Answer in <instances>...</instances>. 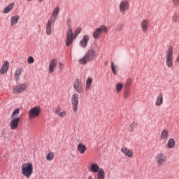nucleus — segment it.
Here are the masks:
<instances>
[{"instance_id": "obj_4", "label": "nucleus", "mask_w": 179, "mask_h": 179, "mask_svg": "<svg viewBox=\"0 0 179 179\" xmlns=\"http://www.w3.org/2000/svg\"><path fill=\"white\" fill-rule=\"evenodd\" d=\"M103 33H108V27L106 25H101V27L96 28L93 32V37L95 40H99V38L101 37Z\"/></svg>"}, {"instance_id": "obj_30", "label": "nucleus", "mask_w": 179, "mask_h": 179, "mask_svg": "<svg viewBox=\"0 0 179 179\" xmlns=\"http://www.w3.org/2000/svg\"><path fill=\"white\" fill-rule=\"evenodd\" d=\"M138 127V122H133L129 128V132H134V131H135V129H136V128Z\"/></svg>"}, {"instance_id": "obj_32", "label": "nucleus", "mask_w": 179, "mask_h": 179, "mask_svg": "<svg viewBox=\"0 0 179 179\" xmlns=\"http://www.w3.org/2000/svg\"><path fill=\"white\" fill-rule=\"evenodd\" d=\"M20 112V109L16 108L10 115V118H15V117H17L19 115V113Z\"/></svg>"}, {"instance_id": "obj_13", "label": "nucleus", "mask_w": 179, "mask_h": 179, "mask_svg": "<svg viewBox=\"0 0 179 179\" xmlns=\"http://www.w3.org/2000/svg\"><path fill=\"white\" fill-rule=\"evenodd\" d=\"M20 121V117L11 118V120L9 123V126L10 129L13 130L17 129V127H19Z\"/></svg>"}, {"instance_id": "obj_45", "label": "nucleus", "mask_w": 179, "mask_h": 179, "mask_svg": "<svg viewBox=\"0 0 179 179\" xmlns=\"http://www.w3.org/2000/svg\"><path fill=\"white\" fill-rule=\"evenodd\" d=\"M88 179H93V176H89Z\"/></svg>"}, {"instance_id": "obj_47", "label": "nucleus", "mask_w": 179, "mask_h": 179, "mask_svg": "<svg viewBox=\"0 0 179 179\" xmlns=\"http://www.w3.org/2000/svg\"><path fill=\"white\" fill-rule=\"evenodd\" d=\"M28 2H31L33 0H27Z\"/></svg>"}, {"instance_id": "obj_24", "label": "nucleus", "mask_w": 179, "mask_h": 179, "mask_svg": "<svg viewBox=\"0 0 179 179\" xmlns=\"http://www.w3.org/2000/svg\"><path fill=\"white\" fill-rule=\"evenodd\" d=\"M162 104H163V94L159 93L157 98L155 106H157V107H159L162 106Z\"/></svg>"}, {"instance_id": "obj_37", "label": "nucleus", "mask_w": 179, "mask_h": 179, "mask_svg": "<svg viewBox=\"0 0 179 179\" xmlns=\"http://www.w3.org/2000/svg\"><path fill=\"white\" fill-rule=\"evenodd\" d=\"M28 64H34V57H29L27 59Z\"/></svg>"}, {"instance_id": "obj_12", "label": "nucleus", "mask_w": 179, "mask_h": 179, "mask_svg": "<svg viewBox=\"0 0 179 179\" xmlns=\"http://www.w3.org/2000/svg\"><path fill=\"white\" fill-rule=\"evenodd\" d=\"M149 26H150V22L148 19L143 20L141 22V27L143 33H148L149 29Z\"/></svg>"}, {"instance_id": "obj_39", "label": "nucleus", "mask_w": 179, "mask_h": 179, "mask_svg": "<svg viewBox=\"0 0 179 179\" xmlns=\"http://www.w3.org/2000/svg\"><path fill=\"white\" fill-rule=\"evenodd\" d=\"M57 115H59V117H60V118H64V117L66 116V112L62 111V112L59 113Z\"/></svg>"}, {"instance_id": "obj_36", "label": "nucleus", "mask_w": 179, "mask_h": 179, "mask_svg": "<svg viewBox=\"0 0 179 179\" xmlns=\"http://www.w3.org/2000/svg\"><path fill=\"white\" fill-rule=\"evenodd\" d=\"M178 20H179L178 15L176 14L173 17L172 22H173V23H177V22H178Z\"/></svg>"}, {"instance_id": "obj_1", "label": "nucleus", "mask_w": 179, "mask_h": 179, "mask_svg": "<svg viewBox=\"0 0 179 179\" xmlns=\"http://www.w3.org/2000/svg\"><path fill=\"white\" fill-rule=\"evenodd\" d=\"M68 31L66 33V46L70 47V45H72L73 44V41L79 34H80V31H82V28L78 27L73 34V31H72V27L71 26V23L69 22H68Z\"/></svg>"}, {"instance_id": "obj_44", "label": "nucleus", "mask_w": 179, "mask_h": 179, "mask_svg": "<svg viewBox=\"0 0 179 179\" xmlns=\"http://www.w3.org/2000/svg\"><path fill=\"white\" fill-rule=\"evenodd\" d=\"M176 61L178 62H179V55L177 56V57H176Z\"/></svg>"}, {"instance_id": "obj_26", "label": "nucleus", "mask_w": 179, "mask_h": 179, "mask_svg": "<svg viewBox=\"0 0 179 179\" xmlns=\"http://www.w3.org/2000/svg\"><path fill=\"white\" fill-rule=\"evenodd\" d=\"M20 17L18 15H14L10 19V26H15V24H17L19 20Z\"/></svg>"}, {"instance_id": "obj_11", "label": "nucleus", "mask_w": 179, "mask_h": 179, "mask_svg": "<svg viewBox=\"0 0 179 179\" xmlns=\"http://www.w3.org/2000/svg\"><path fill=\"white\" fill-rule=\"evenodd\" d=\"M157 163H158L159 166H163L166 163V157L163 152H160L157 155L156 157Z\"/></svg>"}, {"instance_id": "obj_27", "label": "nucleus", "mask_w": 179, "mask_h": 179, "mask_svg": "<svg viewBox=\"0 0 179 179\" xmlns=\"http://www.w3.org/2000/svg\"><path fill=\"white\" fill-rule=\"evenodd\" d=\"M106 178V173L104 172V169H100L97 173V179H105Z\"/></svg>"}, {"instance_id": "obj_46", "label": "nucleus", "mask_w": 179, "mask_h": 179, "mask_svg": "<svg viewBox=\"0 0 179 179\" xmlns=\"http://www.w3.org/2000/svg\"><path fill=\"white\" fill-rule=\"evenodd\" d=\"M44 0H38V2L41 3L42 1H43Z\"/></svg>"}, {"instance_id": "obj_20", "label": "nucleus", "mask_w": 179, "mask_h": 179, "mask_svg": "<svg viewBox=\"0 0 179 179\" xmlns=\"http://www.w3.org/2000/svg\"><path fill=\"white\" fill-rule=\"evenodd\" d=\"M89 171H92V173H99V171H100V166L97 164L91 163Z\"/></svg>"}, {"instance_id": "obj_21", "label": "nucleus", "mask_w": 179, "mask_h": 179, "mask_svg": "<svg viewBox=\"0 0 179 179\" xmlns=\"http://www.w3.org/2000/svg\"><path fill=\"white\" fill-rule=\"evenodd\" d=\"M86 145L82 143H79L77 146V150H78L80 155H85V152H86Z\"/></svg>"}, {"instance_id": "obj_17", "label": "nucleus", "mask_w": 179, "mask_h": 179, "mask_svg": "<svg viewBox=\"0 0 179 179\" xmlns=\"http://www.w3.org/2000/svg\"><path fill=\"white\" fill-rule=\"evenodd\" d=\"M52 24V20H48V22H46L45 31H46L47 36H51V34H52V29L51 28Z\"/></svg>"}, {"instance_id": "obj_3", "label": "nucleus", "mask_w": 179, "mask_h": 179, "mask_svg": "<svg viewBox=\"0 0 179 179\" xmlns=\"http://www.w3.org/2000/svg\"><path fill=\"white\" fill-rule=\"evenodd\" d=\"M97 56L96 55V51L94 49H90L88 50L83 57V59H80V64L82 65H86L89 61H93Z\"/></svg>"}, {"instance_id": "obj_5", "label": "nucleus", "mask_w": 179, "mask_h": 179, "mask_svg": "<svg viewBox=\"0 0 179 179\" xmlns=\"http://www.w3.org/2000/svg\"><path fill=\"white\" fill-rule=\"evenodd\" d=\"M173 47H169L168 50H166V64L168 68H173Z\"/></svg>"}, {"instance_id": "obj_22", "label": "nucleus", "mask_w": 179, "mask_h": 179, "mask_svg": "<svg viewBox=\"0 0 179 179\" xmlns=\"http://www.w3.org/2000/svg\"><path fill=\"white\" fill-rule=\"evenodd\" d=\"M176 146V140L174 138H169L167 141V149H173Z\"/></svg>"}, {"instance_id": "obj_9", "label": "nucleus", "mask_w": 179, "mask_h": 179, "mask_svg": "<svg viewBox=\"0 0 179 179\" xmlns=\"http://www.w3.org/2000/svg\"><path fill=\"white\" fill-rule=\"evenodd\" d=\"M120 12L121 13H125L127 10L129 9V1L128 0H123L120 2L119 5Z\"/></svg>"}, {"instance_id": "obj_35", "label": "nucleus", "mask_w": 179, "mask_h": 179, "mask_svg": "<svg viewBox=\"0 0 179 179\" xmlns=\"http://www.w3.org/2000/svg\"><path fill=\"white\" fill-rule=\"evenodd\" d=\"M132 85V79L128 78L126 81L125 86L126 87H129Z\"/></svg>"}, {"instance_id": "obj_16", "label": "nucleus", "mask_w": 179, "mask_h": 179, "mask_svg": "<svg viewBox=\"0 0 179 179\" xmlns=\"http://www.w3.org/2000/svg\"><path fill=\"white\" fill-rule=\"evenodd\" d=\"M58 64V61L57 59H52L49 63V72L50 73H52L54 71H55V68H57V64Z\"/></svg>"}, {"instance_id": "obj_33", "label": "nucleus", "mask_w": 179, "mask_h": 179, "mask_svg": "<svg viewBox=\"0 0 179 179\" xmlns=\"http://www.w3.org/2000/svg\"><path fill=\"white\" fill-rule=\"evenodd\" d=\"M46 159L48 160V162H51V160H53L54 159V153L49 152L46 156Z\"/></svg>"}, {"instance_id": "obj_10", "label": "nucleus", "mask_w": 179, "mask_h": 179, "mask_svg": "<svg viewBox=\"0 0 179 179\" xmlns=\"http://www.w3.org/2000/svg\"><path fill=\"white\" fill-rule=\"evenodd\" d=\"M73 87H74L76 92H77V93L82 94L84 92L83 84H82V80H80L79 79L75 80L74 84H73Z\"/></svg>"}, {"instance_id": "obj_25", "label": "nucleus", "mask_w": 179, "mask_h": 179, "mask_svg": "<svg viewBox=\"0 0 179 179\" xmlns=\"http://www.w3.org/2000/svg\"><path fill=\"white\" fill-rule=\"evenodd\" d=\"M13 8H15V3H10L3 9V13L4 14L9 13V12H10Z\"/></svg>"}, {"instance_id": "obj_23", "label": "nucleus", "mask_w": 179, "mask_h": 179, "mask_svg": "<svg viewBox=\"0 0 179 179\" xmlns=\"http://www.w3.org/2000/svg\"><path fill=\"white\" fill-rule=\"evenodd\" d=\"M20 75H22V69L18 68L15 70L14 73V78L16 82L20 80Z\"/></svg>"}, {"instance_id": "obj_40", "label": "nucleus", "mask_w": 179, "mask_h": 179, "mask_svg": "<svg viewBox=\"0 0 179 179\" xmlns=\"http://www.w3.org/2000/svg\"><path fill=\"white\" fill-rule=\"evenodd\" d=\"M124 99H128L129 97V90H126L124 92Z\"/></svg>"}, {"instance_id": "obj_38", "label": "nucleus", "mask_w": 179, "mask_h": 179, "mask_svg": "<svg viewBox=\"0 0 179 179\" xmlns=\"http://www.w3.org/2000/svg\"><path fill=\"white\" fill-rule=\"evenodd\" d=\"M111 69H112L113 73H114V75H117V71H115V66H114L113 62H111Z\"/></svg>"}, {"instance_id": "obj_7", "label": "nucleus", "mask_w": 179, "mask_h": 179, "mask_svg": "<svg viewBox=\"0 0 179 179\" xmlns=\"http://www.w3.org/2000/svg\"><path fill=\"white\" fill-rule=\"evenodd\" d=\"M27 87L28 85L26 83L19 84L13 87V93H14V94L23 93V92H26V90H27Z\"/></svg>"}, {"instance_id": "obj_42", "label": "nucleus", "mask_w": 179, "mask_h": 179, "mask_svg": "<svg viewBox=\"0 0 179 179\" xmlns=\"http://www.w3.org/2000/svg\"><path fill=\"white\" fill-rule=\"evenodd\" d=\"M61 111V106H58L55 108V114L58 115Z\"/></svg>"}, {"instance_id": "obj_8", "label": "nucleus", "mask_w": 179, "mask_h": 179, "mask_svg": "<svg viewBox=\"0 0 179 179\" xmlns=\"http://www.w3.org/2000/svg\"><path fill=\"white\" fill-rule=\"evenodd\" d=\"M71 104L73 111L76 113L78 111V106H79V95L77 93H75L71 96Z\"/></svg>"}, {"instance_id": "obj_43", "label": "nucleus", "mask_w": 179, "mask_h": 179, "mask_svg": "<svg viewBox=\"0 0 179 179\" xmlns=\"http://www.w3.org/2000/svg\"><path fill=\"white\" fill-rule=\"evenodd\" d=\"M59 68L60 69H64V64H62V63H59Z\"/></svg>"}, {"instance_id": "obj_28", "label": "nucleus", "mask_w": 179, "mask_h": 179, "mask_svg": "<svg viewBox=\"0 0 179 179\" xmlns=\"http://www.w3.org/2000/svg\"><path fill=\"white\" fill-rule=\"evenodd\" d=\"M168 138H169V130L167 129L162 130V131L161 132V139L167 141Z\"/></svg>"}, {"instance_id": "obj_19", "label": "nucleus", "mask_w": 179, "mask_h": 179, "mask_svg": "<svg viewBox=\"0 0 179 179\" xmlns=\"http://www.w3.org/2000/svg\"><path fill=\"white\" fill-rule=\"evenodd\" d=\"M9 71V62L5 61L3 64L2 65L1 68L0 69V73L3 75Z\"/></svg>"}, {"instance_id": "obj_6", "label": "nucleus", "mask_w": 179, "mask_h": 179, "mask_svg": "<svg viewBox=\"0 0 179 179\" xmlns=\"http://www.w3.org/2000/svg\"><path fill=\"white\" fill-rule=\"evenodd\" d=\"M41 113V108L40 106L33 107L28 112L29 118V120H34V118L40 117Z\"/></svg>"}, {"instance_id": "obj_31", "label": "nucleus", "mask_w": 179, "mask_h": 179, "mask_svg": "<svg viewBox=\"0 0 179 179\" xmlns=\"http://www.w3.org/2000/svg\"><path fill=\"white\" fill-rule=\"evenodd\" d=\"M124 87V83H117L116 84V93H121Z\"/></svg>"}, {"instance_id": "obj_34", "label": "nucleus", "mask_w": 179, "mask_h": 179, "mask_svg": "<svg viewBox=\"0 0 179 179\" xmlns=\"http://www.w3.org/2000/svg\"><path fill=\"white\" fill-rule=\"evenodd\" d=\"M122 29H124V25L122 24H119L118 25H117L115 30L116 31H121Z\"/></svg>"}, {"instance_id": "obj_29", "label": "nucleus", "mask_w": 179, "mask_h": 179, "mask_svg": "<svg viewBox=\"0 0 179 179\" xmlns=\"http://www.w3.org/2000/svg\"><path fill=\"white\" fill-rule=\"evenodd\" d=\"M93 83L92 78H88L86 82L85 90H89L92 87V83Z\"/></svg>"}, {"instance_id": "obj_15", "label": "nucleus", "mask_w": 179, "mask_h": 179, "mask_svg": "<svg viewBox=\"0 0 179 179\" xmlns=\"http://www.w3.org/2000/svg\"><path fill=\"white\" fill-rule=\"evenodd\" d=\"M61 10V8L59 6H56L52 11V15L50 16V20L52 21V23H55V20H57V17L59 15V12Z\"/></svg>"}, {"instance_id": "obj_2", "label": "nucleus", "mask_w": 179, "mask_h": 179, "mask_svg": "<svg viewBox=\"0 0 179 179\" xmlns=\"http://www.w3.org/2000/svg\"><path fill=\"white\" fill-rule=\"evenodd\" d=\"M21 173L24 177L30 178L31 174H33V164L30 162H26L21 166Z\"/></svg>"}, {"instance_id": "obj_41", "label": "nucleus", "mask_w": 179, "mask_h": 179, "mask_svg": "<svg viewBox=\"0 0 179 179\" xmlns=\"http://www.w3.org/2000/svg\"><path fill=\"white\" fill-rule=\"evenodd\" d=\"M172 3L174 5V6L178 7L179 0H172Z\"/></svg>"}, {"instance_id": "obj_14", "label": "nucleus", "mask_w": 179, "mask_h": 179, "mask_svg": "<svg viewBox=\"0 0 179 179\" xmlns=\"http://www.w3.org/2000/svg\"><path fill=\"white\" fill-rule=\"evenodd\" d=\"M121 152L124 155V156H126V157H128L129 159H132V157H134V151L131 150L127 147H122L121 148Z\"/></svg>"}, {"instance_id": "obj_18", "label": "nucleus", "mask_w": 179, "mask_h": 179, "mask_svg": "<svg viewBox=\"0 0 179 179\" xmlns=\"http://www.w3.org/2000/svg\"><path fill=\"white\" fill-rule=\"evenodd\" d=\"M89 43V36L85 35L83 39L80 41L79 45L82 48H86L87 43Z\"/></svg>"}]
</instances>
